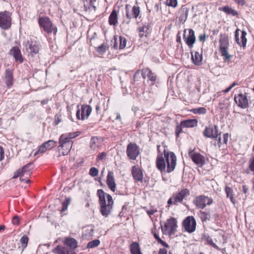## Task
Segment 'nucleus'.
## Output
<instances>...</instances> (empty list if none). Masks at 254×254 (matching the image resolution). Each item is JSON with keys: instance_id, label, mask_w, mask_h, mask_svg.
<instances>
[{"instance_id": "nucleus-1", "label": "nucleus", "mask_w": 254, "mask_h": 254, "mask_svg": "<svg viewBox=\"0 0 254 254\" xmlns=\"http://www.w3.org/2000/svg\"><path fill=\"white\" fill-rule=\"evenodd\" d=\"M160 145L157 146L158 154L157 155L156 165L161 172H166L170 173L173 172L176 166L177 158L173 152L164 150V155L160 152Z\"/></svg>"}, {"instance_id": "nucleus-2", "label": "nucleus", "mask_w": 254, "mask_h": 254, "mask_svg": "<svg viewBox=\"0 0 254 254\" xmlns=\"http://www.w3.org/2000/svg\"><path fill=\"white\" fill-rule=\"evenodd\" d=\"M97 195L99 198V203L101 207V213L104 216H107L112 209L113 200L112 197L104 192L102 190H98Z\"/></svg>"}, {"instance_id": "nucleus-3", "label": "nucleus", "mask_w": 254, "mask_h": 254, "mask_svg": "<svg viewBox=\"0 0 254 254\" xmlns=\"http://www.w3.org/2000/svg\"><path fill=\"white\" fill-rule=\"evenodd\" d=\"M33 168V163H29L23 167L22 169H19L14 174L13 178L20 177V180L23 181L25 180L26 183H29L30 181L26 180L32 174V170Z\"/></svg>"}, {"instance_id": "nucleus-4", "label": "nucleus", "mask_w": 254, "mask_h": 254, "mask_svg": "<svg viewBox=\"0 0 254 254\" xmlns=\"http://www.w3.org/2000/svg\"><path fill=\"white\" fill-rule=\"evenodd\" d=\"M219 52L222 56L224 57L225 61H229L232 57V55H229L228 52L229 42L228 39L225 36L221 35L220 40Z\"/></svg>"}, {"instance_id": "nucleus-5", "label": "nucleus", "mask_w": 254, "mask_h": 254, "mask_svg": "<svg viewBox=\"0 0 254 254\" xmlns=\"http://www.w3.org/2000/svg\"><path fill=\"white\" fill-rule=\"evenodd\" d=\"M39 23L47 33H53L56 35L57 32V27L53 25L48 17H40Z\"/></svg>"}, {"instance_id": "nucleus-6", "label": "nucleus", "mask_w": 254, "mask_h": 254, "mask_svg": "<svg viewBox=\"0 0 254 254\" xmlns=\"http://www.w3.org/2000/svg\"><path fill=\"white\" fill-rule=\"evenodd\" d=\"M177 221L175 218L171 217L167 220L164 225V227H162L163 233L165 235L172 236L176 231L177 227Z\"/></svg>"}, {"instance_id": "nucleus-7", "label": "nucleus", "mask_w": 254, "mask_h": 254, "mask_svg": "<svg viewBox=\"0 0 254 254\" xmlns=\"http://www.w3.org/2000/svg\"><path fill=\"white\" fill-rule=\"evenodd\" d=\"M77 107L78 110L76 112V116L77 119L84 120L87 119L92 112V107L87 105H83L79 108V105Z\"/></svg>"}, {"instance_id": "nucleus-8", "label": "nucleus", "mask_w": 254, "mask_h": 254, "mask_svg": "<svg viewBox=\"0 0 254 254\" xmlns=\"http://www.w3.org/2000/svg\"><path fill=\"white\" fill-rule=\"evenodd\" d=\"M212 202L213 200L211 198L203 195L196 196L193 201V203L200 209L204 208L206 205H210Z\"/></svg>"}, {"instance_id": "nucleus-9", "label": "nucleus", "mask_w": 254, "mask_h": 254, "mask_svg": "<svg viewBox=\"0 0 254 254\" xmlns=\"http://www.w3.org/2000/svg\"><path fill=\"white\" fill-rule=\"evenodd\" d=\"M183 226L185 230L189 233H192L195 230L196 221L194 218L188 216L183 221Z\"/></svg>"}, {"instance_id": "nucleus-10", "label": "nucleus", "mask_w": 254, "mask_h": 254, "mask_svg": "<svg viewBox=\"0 0 254 254\" xmlns=\"http://www.w3.org/2000/svg\"><path fill=\"white\" fill-rule=\"evenodd\" d=\"M189 156L198 167H201L205 164V157L199 153L190 150L189 152Z\"/></svg>"}, {"instance_id": "nucleus-11", "label": "nucleus", "mask_w": 254, "mask_h": 254, "mask_svg": "<svg viewBox=\"0 0 254 254\" xmlns=\"http://www.w3.org/2000/svg\"><path fill=\"white\" fill-rule=\"evenodd\" d=\"M139 153L138 147L135 143H130L127 146V154L130 159L135 160Z\"/></svg>"}, {"instance_id": "nucleus-12", "label": "nucleus", "mask_w": 254, "mask_h": 254, "mask_svg": "<svg viewBox=\"0 0 254 254\" xmlns=\"http://www.w3.org/2000/svg\"><path fill=\"white\" fill-rule=\"evenodd\" d=\"M59 143L60 145L58 147V150L60 154L63 155H67L70 152L72 144V141H63L61 142L59 139Z\"/></svg>"}, {"instance_id": "nucleus-13", "label": "nucleus", "mask_w": 254, "mask_h": 254, "mask_svg": "<svg viewBox=\"0 0 254 254\" xmlns=\"http://www.w3.org/2000/svg\"><path fill=\"white\" fill-rule=\"evenodd\" d=\"M234 100L238 106L245 109L249 106V100L246 93H240L234 97Z\"/></svg>"}, {"instance_id": "nucleus-14", "label": "nucleus", "mask_w": 254, "mask_h": 254, "mask_svg": "<svg viewBox=\"0 0 254 254\" xmlns=\"http://www.w3.org/2000/svg\"><path fill=\"white\" fill-rule=\"evenodd\" d=\"M189 194L190 190L187 189H182L179 192L174 193L173 196L174 199V204L178 205L179 203H181L183 201V199L189 195Z\"/></svg>"}, {"instance_id": "nucleus-15", "label": "nucleus", "mask_w": 254, "mask_h": 254, "mask_svg": "<svg viewBox=\"0 0 254 254\" xmlns=\"http://www.w3.org/2000/svg\"><path fill=\"white\" fill-rule=\"evenodd\" d=\"M203 134L207 137L217 138L218 135V127L212 125L206 127L203 131Z\"/></svg>"}, {"instance_id": "nucleus-16", "label": "nucleus", "mask_w": 254, "mask_h": 254, "mask_svg": "<svg viewBox=\"0 0 254 254\" xmlns=\"http://www.w3.org/2000/svg\"><path fill=\"white\" fill-rule=\"evenodd\" d=\"M186 29L184 30V39L187 45L190 48H191L193 47V45L194 43L195 42L196 40L195 37L194 35V31L191 29H189V34L188 36H187L186 34Z\"/></svg>"}, {"instance_id": "nucleus-17", "label": "nucleus", "mask_w": 254, "mask_h": 254, "mask_svg": "<svg viewBox=\"0 0 254 254\" xmlns=\"http://www.w3.org/2000/svg\"><path fill=\"white\" fill-rule=\"evenodd\" d=\"M56 142L53 140H49L45 142L41 145L37 151L34 153V156H36L39 153L45 152L47 150H50L56 146Z\"/></svg>"}, {"instance_id": "nucleus-18", "label": "nucleus", "mask_w": 254, "mask_h": 254, "mask_svg": "<svg viewBox=\"0 0 254 254\" xmlns=\"http://www.w3.org/2000/svg\"><path fill=\"white\" fill-rule=\"evenodd\" d=\"M239 32L240 30L238 29H237L235 31V37L236 41L240 46L245 47L247 42V40L246 37L247 35V32L245 31H242L240 38H239Z\"/></svg>"}, {"instance_id": "nucleus-19", "label": "nucleus", "mask_w": 254, "mask_h": 254, "mask_svg": "<svg viewBox=\"0 0 254 254\" xmlns=\"http://www.w3.org/2000/svg\"><path fill=\"white\" fill-rule=\"evenodd\" d=\"M126 16H138L140 13V8L138 5H132L127 4L125 7Z\"/></svg>"}, {"instance_id": "nucleus-20", "label": "nucleus", "mask_w": 254, "mask_h": 254, "mask_svg": "<svg viewBox=\"0 0 254 254\" xmlns=\"http://www.w3.org/2000/svg\"><path fill=\"white\" fill-rule=\"evenodd\" d=\"M114 43L113 45V47L115 49H123L126 46L127 44V40L126 39L123 37L120 36L119 40L118 39L117 36H114Z\"/></svg>"}, {"instance_id": "nucleus-21", "label": "nucleus", "mask_w": 254, "mask_h": 254, "mask_svg": "<svg viewBox=\"0 0 254 254\" xmlns=\"http://www.w3.org/2000/svg\"><path fill=\"white\" fill-rule=\"evenodd\" d=\"M28 49L29 50V53L32 56L37 54L40 50L41 45L40 43L37 42H31L30 43L28 42Z\"/></svg>"}, {"instance_id": "nucleus-22", "label": "nucleus", "mask_w": 254, "mask_h": 254, "mask_svg": "<svg viewBox=\"0 0 254 254\" xmlns=\"http://www.w3.org/2000/svg\"><path fill=\"white\" fill-rule=\"evenodd\" d=\"M107 184L112 191L114 192L115 191L116 185L115 182L114 174L111 171L108 172L107 177Z\"/></svg>"}, {"instance_id": "nucleus-23", "label": "nucleus", "mask_w": 254, "mask_h": 254, "mask_svg": "<svg viewBox=\"0 0 254 254\" xmlns=\"http://www.w3.org/2000/svg\"><path fill=\"white\" fill-rule=\"evenodd\" d=\"M141 75L143 79L148 78L151 81H155L156 80V76L154 73L148 68H143L141 70Z\"/></svg>"}, {"instance_id": "nucleus-24", "label": "nucleus", "mask_w": 254, "mask_h": 254, "mask_svg": "<svg viewBox=\"0 0 254 254\" xmlns=\"http://www.w3.org/2000/svg\"><path fill=\"white\" fill-rule=\"evenodd\" d=\"M9 54L13 56L15 61L20 63L23 62L22 57L20 49L17 47H13L10 51Z\"/></svg>"}, {"instance_id": "nucleus-25", "label": "nucleus", "mask_w": 254, "mask_h": 254, "mask_svg": "<svg viewBox=\"0 0 254 254\" xmlns=\"http://www.w3.org/2000/svg\"><path fill=\"white\" fill-rule=\"evenodd\" d=\"M132 175L133 178L137 181L142 182L143 180V174L141 170L136 166H133L132 168Z\"/></svg>"}, {"instance_id": "nucleus-26", "label": "nucleus", "mask_w": 254, "mask_h": 254, "mask_svg": "<svg viewBox=\"0 0 254 254\" xmlns=\"http://www.w3.org/2000/svg\"><path fill=\"white\" fill-rule=\"evenodd\" d=\"M79 134V132L77 131L62 134L60 136L59 139H60L61 142L63 141H71V139L77 136Z\"/></svg>"}, {"instance_id": "nucleus-27", "label": "nucleus", "mask_w": 254, "mask_h": 254, "mask_svg": "<svg viewBox=\"0 0 254 254\" xmlns=\"http://www.w3.org/2000/svg\"><path fill=\"white\" fill-rule=\"evenodd\" d=\"M13 74L12 71L8 68L5 72V82L7 87H9L13 84Z\"/></svg>"}, {"instance_id": "nucleus-28", "label": "nucleus", "mask_w": 254, "mask_h": 254, "mask_svg": "<svg viewBox=\"0 0 254 254\" xmlns=\"http://www.w3.org/2000/svg\"><path fill=\"white\" fill-rule=\"evenodd\" d=\"M138 30L139 33V36L141 38L146 37L148 34L150 33L149 24H146L145 23L142 27H139Z\"/></svg>"}, {"instance_id": "nucleus-29", "label": "nucleus", "mask_w": 254, "mask_h": 254, "mask_svg": "<svg viewBox=\"0 0 254 254\" xmlns=\"http://www.w3.org/2000/svg\"><path fill=\"white\" fill-rule=\"evenodd\" d=\"M10 17H0V27L3 29H8L11 25Z\"/></svg>"}, {"instance_id": "nucleus-30", "label": "nucleus", "mask_w": 254, "mask_h": 254, "mask_svg": "<svg viewBox=\"0 0 254 254\" xmlns=\"http://www.w3.org/2000/svg\"><path fill=\"white\" fill-rule=\"evenodd\" d=\"M191 59L193 63L195 65H200L202 63V52L200 53L198 52H195L194 55L191 53Z\"/></svg>"}, {"instance_id": "nucleus-31", "label": "nucleus", "mask_w": 254, "mask_h": 254, "mask_svg": "<svg viewBox=\"0 0 254 254\" xmlns=\"http://www.w3.org/2000/svg\"><path fill=\"white\" fill-rule=\"evenodd\" d=\"M181 126L184 127H193L197 126V122L195 119L185 120L181 122Z\"/></svg>"}, {"instance_id": "nucleus-32", "label": "nucleus", "mask_w": 254, "mask_h": 254, "mask_svg": "<svg viewBox=\"0 0 254 254\" xmlns=\"http://www.w3.org/2000/svg\"><path fill=\"white\" fill-rule=\"evenodd\" d=\"M130 251L131 254H142L138 243L137 242L132 243L129 247Z\"/></svg>"}, {"instance_id": "nucleus-33", "label": "nucleus", "mask_w": 254, "mask_h": 254, "mask_svg": "<svg viewBox=\"0 0 254 254\" xmlns=\"http://www.w3.org/2000/svg\"><path fill=\"white\" fill-rule=\"evenodd\" d=\"M64 243L71 249H74L77 247V242L74 238H67L65 239Z\"/></svg>"}, {"instance_id": "nucleus-34", "label": "nucleus", "mask_w": 254, "mask_h": 254, "mask_svg": "<svg viewBox=\"0 0 254 254\" xmlns=\"http://www.w3.org/2000/svg\"><path fill=\"white\" fill-rule=\"evenodd\" d=\"M219 10L225 12L226 14L228 15H232L235 16L238 14V13L235 10L228 6L220 7H219Z\"/></svg>"}, {"instance_id": "nucleus-35", "label": "nucleus", "mask_w": 254, "mask_h": 254, "mask_svg": "<svg viewBox=\"0 0 254 254\" xmlns=\"http://www.w3.org/2000/svg\"><path fill=\"white\" fill-rule=\"evenodd\" d=\"M225 192L227 195V197L230 198L231 201L233 203V204H235V199L233 196V190L229 187H226L225 188Z\"/></svg>"}, {"instance_id": "nucleus-36", "label": "nucleus", "mask_w": 254, "mask_h": 254, "mask_svg": "<svg viewBox=\"0 0 254 254\" xmlns=\"http://www.w3.org/2000/svg\"><path fill=\"white\" fill-rule=\"evenodd\" d=\"M53 252L55 254H67V249L60 245H58L56 248H55Z\"/></svg>"}, {"instance_id": "nucleus-37", "label": "nucleus", "mask_w": 254, "mask_h": 254, "mask_svg": "<svg viewBox=\"0 0 254 254\" xmlns=\"http://www.w3.org/2000/svg\"><path fill=\"white\" fill-rule=\"evenodd\" d=\"M108 48V46L107 44L103 43L96 48V51L99 54L103 55L106 52Z\"/></svg>"}, {"instance_id": "nucleus-38", "label": "nucleus", "mask_w": 254, "mask_h": 254, "mask_svg": "<svg viewBox=\"0 0 254 254\" xmlns=\"http://www.w3.org/2000/svg\"><path fill=\"white\" fill-rule=\"evenodd\" d=\"M204 239L207 242V244L211 245L213 248L220 250V248L213 242L212 238L209 236H205Z\"/></svg>"}, {"instance_id": "nucleus-39", "label": "nucleus", "mask_w": 254, "mask_h": 254, "mask_svg": "<svg viewBox=\"0 0 254 254\" xmlns=\"http://www.w3.org/2000/svg\"><path fill=\"white\" fill-rule=\"evenodd\" d=\"M98 139L97 137H92L90 141V148L92 149L95 150L98 147L99 144H97Z\"/></svg>"}, {"instance_id": "nucleus-40", "label": "nucleus", "mask_w": 254, "mask_h": 254, "mask_svg": "<svg viewBox=\"0 0 254 254\" xmlns=\"http://www.w3.org/2000/svg\"><path fill=\"white\" fill-rule=\"evenodd\" d=\"M100 242L99 240H94L89 242L87 244V248H94L100 245Z\"/></svg>"}, {"instance_id": "nucleus-41", "label": "nucleus", "mask_w": 254, "mask_h": 254, "mask_svg": "<svg viewBox=\"0 0 254 254\" xmlns=\"http://www.w3.org/2000/svg\"><path fill=\"white\" fill-rule=\"evenodd\" d=\"M154 236L155 238L157 240L158 243L161 244L163 246L166 248H169V246L168 244H167L165 242L163 241L161 238H159V235L156 233L154 234Z\"/></svg>"}, {"instance_id": "nucleus-42", "label": "nucleus", "mask_w": 254, "mask_h": 254, "mask_svg": "<svg viewBox=\"0 0 254 254\" xmlns=\"http://www.w3.org/2000/svg\"><path fill=\"white\" fill-rule=\"evenodd\" d=\"M71 201L70 198H66L65 200L63 202V207L62 208V211H64L67 210L68 205Z\"/></svg>"}, {"instance_id": "nucleus-43", "label": "nucleus", "mask_w": 254, "mask_h": 254, "mask_svg": "<svg viewBox=\"0 0 254 254\" xmlns=\"http://www.w3.org/2000/svg\"><path fill=\"white\" fill-rule=\"evenodd\" d=\"M20 242L22 245L23 249H25L27 246L28 238L26 235H24L21 237Z\"/></svg>"}, {"instance_id": "nucleus-44", "label": "nucleus", "mask_w": 254, "mask_h": 254, "mask_svg": "<svg viewBox=\"0 0 254 254\" xmlns=\"http://www.w3.org/2000/svg\"><path fill=\"white\" fill-rule=\"evenodd\" d=\"M193 113L194 114H204L206 113V110L205 108L203 107L195 108L192 110Z\"/></svg>"}, {"instance_id": "nucleus-45", "label": "nucleus", "mask_w": 254, "mask_h": 254, "mask_svg": "<svg viewBox=\"0 0 254 254\" xmlns=\"http://www.w3.org/2000/svg\"><path fill=\"white\" fill-rule=\"evenodd\" d=\"M98 170L95 167L91 168L89 171V174L92 177H96L98 175Z\"/></svg>"}, {"instance_id": "nucleus-46", "label": "nucleus", "mask_w": 254, "mask_h": 254, "mask_svg": "<svg viewBox=\"0 0 254 254\" xmlns=\"http://www.w3.org/2000/svg\"><path fill=\"white\" fill-rule=\"evenodd\" d=\"M166 3L168 5L173 7L177 6L178 4L177 0H166Z\"/></svg>"}, {"instance_id": "nucleus-47", "label": "nucleus", "mask_w": 254, "mask_h": 254, "mask_svg": "<svg viewBox=\"0 0 254 254\" xmlns=\"http://www.w3.org/2000/svg\"><path fill=\"white\" fill-rule=\"evenodd\" d=\"M118 17H109V22L110 25H116L118 22Z\"/></svg>"}, {"instance_id": "nucleus-48", "label": "nucleus", "mask_w": 254, "mask_h": 254, "mask_svg": "<svg viewBox=\"0 0 254 254\" xmlns=\"http://www.w3.org/2000/svg\"><path fill=\"white\" fill-rule=\"evenodd\" d=\"M183 127V126H181V123L180 125H177L176 126L175 133L177 137H179V134L182 131Z\"/></svg>"}, {"instance_id": "nucleus-49", "label": "nucleus", "mask_w": 254, "mask_h": 254, "mask_svg": "<svg viewBox=\"0 0 254 254\" xmlns=\"http://www.w3.org/2000/svg\"><path fill=\"white\" fill-rule=\"evenodd\" d=\"M12 222L14 225H18L19 223V218L18 216L13 217Z\"/></svg>"}, {"instance_id": "nucleus-50", "label": "nucleus", "mask_w": 254, "mask_h": 254, "mask_svg": "<svg viewBox=\"0 0 254 254\" xmlns=\"http://www.w3.org/2000/svg\"><path fill=\"white\" fill-rule=\"evenodd\" d=\"M229 135L228 133H224L223 136V144H226L228 140Z\"/></svg>"}, {"instance_id": "nucleus-51", "label": "nucleus", "mask_w": 254, "mask_h": 254, "mask_svg": "<svg viewBox=\"0 0 254 254\" xmlns=\"http://www.w3.org/2000/svg\"><path fill=\"white\" fill-rule=\"evenodd\" d=\"M84 5L85 7H88V8H90V6L91 5V0H83Z\"/></svg>"}, {"instance_id": "nucleus-52", "label": "nucleus", "mask_w": 254, "mask_h": 254, "mask_svg": "<svg viewBox=\"0 0 254 254\" xmlns=\"http://www.w3.org/2000/svg\"><path fill=\"white\" fill-rule=\"evenodd\" d=\"M208 36L206 35L205 33H203V34H201L199 36V40L200 42H204L205 40V39Z\"/></svg>"}, {"instance_id": "nucleus-53", "label": "nucleus", "mask_w": 254, "mask_h": 254, "mask_svg": "<svg viewBox=\"0 0 254 254\" xmlns=\"http://www.w3.org/2000/svg\"><path fill=\"white\" fill-rule=\"evenodd\" d=\"M62 121L61 116L56 115L55 116V125H57L59 124Z\"/></svg>"}, {"instance_id": "nucleus-54", "label": "nucleus", "mask_w": 254, "mask_h": 254, "mask_svg": "<svg viewBox=\"0 0 254 254\" xmlns=\"http://www.w3.org/2000/svg\"><path fill=\"white\" fill-rule=\"evenodd\" d=\"M222 144L223 142L221 141V139L220 137H219L218 140L215 141L214 143V145H217L219 147H220Z\"/></svg>"}, {"instance_id": "nucleus-55", "label": "nucleus", "mask_w": 254, "mask_h": 254, "mask_svg": "<svg viewBox=\"0 0 254 254\" xmlns=\"http://www.w3.org/2000/svg\"><path fill=\"white\" fill-rule=\"evenodd\" d=\"M106 156V154L105 152H102L99 154L98 156V159L99 160H103Z\"/></svg>"}, {"instance_id": "nucleus-56", "label": "nucleus", "mask_w": 254, "mask_h": 254, "mask_svg": "<svg viewBox=\"0 0 254 254\" xmlns=\"http://www.w3.org/2000/svg\"><path fill=\"white\" fill-rule=\"evenodd\" d=\"M238 4L244 5L245 4V0H234Z\"/></svg>"}, {"instance_id": "nucleus-57", "label": "nucleus", "mask_w": 254, "mask_h": 254, "mask_svg": "<svg viewBox=\"0 0 254 254\" xmlns=\"http://www.w3.org/2000/svg\"><path fill=\"white\" fill-rule=\"evenodd\" d=\"M158 254H167V250L165 248L160 249Z\"/></svg>"}, {"instance_id": "nucleus-58", "label": "nucleus", "mask_w": 254, "mask_h": 254, "mask_svg": "<svg viewBox=\"0 0 254 254\" xmlns=\"http://www.w3.org/2000/svg\"><path fill=\"white\" fill-rule=\"evenodd\" d=\"M4 151L2 147L0 146V161L2 160L3 158Z\"/></svg>"}, {"instance_id": "nucleus-59", "label": "nucleus", "mask_w": 254, "mask_h": 254, "mask_svg": "<svg viewBox=\"0 0 254 254\" xmlns=\"http://www.w3.org/2000/svg\"><path fill=\"white\" fill-rule=\"evenodd\" d=\"M243 191L245 193H247L249 191V188L246 185H243L242 186Z\"/></svg>"}, {"instance_id": "nucleus-60", "label": "nucleus", "mask_w": 254, "mask_h": 254, "mask_svg": "<svg viewBox=\"0 0 254 254\" xmlns=\"http://www.w3.org/2000/svg\"><path fill=\"white\" fill-rule=\"evenodd\" d=\"M118 13L117 12V11L116 10V8H115L114 9V10L112 11V12H111V14L110 15V16H117Z\"/></svg>"}, {"instance_id": "nucleus-61", "label": "nucleus", "mask_w": 254, "mask_h": 254, "mask_svg": "<svg viewBox=\"0 0 254 254\" xmlns=\"http://www.w3.org/2000/svg\"><path fill=\"white\" fill-rule=\"evenodd\" d=\"M168 204L169 205H170V204H174V199L173 198V195L171 197H170L169 200H168V202H167Z\"/></svg>"}, {"instance_id": "nucleus-62", "label": "nucleus", "mask_w": 254, "mask_h": 254, "mask_svg": "<svg viewBox=\"0 0 254 254\" xmlns=\"http://www.w3.org/2000/svg\"><path fill=\"white\" fill-rule=\"evenodd\" d=\"M156 210H154V209H151V210H148L147 211V214L149 215H152L153 214H154V213L155 212H156Z\"/></svg>"}, {"instance_id": "nucleus-63", "label": "nucleus", "mask_w": 254, "mask_h": 254, "mask_svg": "<svg viewBox=\"0 0 254 254\" xmlns=\"http://www.w3.org/2000/svg\"><path fill=\"white\" fill-rule=\"evenodd\" d=\"M121 117L120 114L119 113H117L115 120L117 121H118L119 120L121 121Z\"/></svg>"}, {"instance_id": "nucleus-64", "label": "nucleus", "mask_w": 254, "mask_h": 254, "mask_svg": "<svg viewBox=\"0 0 254 254\" xmlns=\"http://www.w3.org/2000/svg\"><path fill=\"white\" fill-rule=\"evenodd\" d=\"M47 103H48V100H44L41 101L42 105L46 104Z\"/></svg>"}]
</instances>
